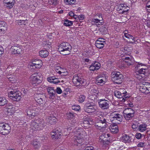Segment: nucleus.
Returning <instances> with one entry per match:
<instances>
[{"instance_id": "obj_58", "label": "nucleus", "mask_w": 150, "mask_h": 150, "mask_svg": "<svg viewBox=\"0 0 150 150\" xmlns=\"http://www.w3.org/2000/svg\"><path fill=\"white\" fill-rule=\"evenodd\" d=\"M56 92L57 93L60 94L62 92V91L60 88L58 87L56 89Z\"/></svg>"}, {"instance_id": "obj_42", "label": "nucleus", "mask_w": 150, "mask_h": 150, "mask_svg": "<svg viewBox=\"0 0 150 150\" xmlns=\"http://www.w3.org/2000/svg\"><path fill=\"white\" fill-rule=\"evenodd\" d=\"M125 4H121L118 5L117 6V11H120V10H122Z\"/></svg>"}, {"instance_id": "obj_37", "label": "nucleus", "mask_w": 150, "mask_h": 150, "mask_svg": "<svg viewBox=\"0 0 150 150\" xmlns=\"http://www.w3.org/2000/svg\"><path fill=\"white\" fill-rule=\"evenodd\" d=\"M105 80L104 78L102 77H98V78L96 81V83L98 84V83H103L105 81L104 80Z\"/></svg>"}, {"instance_id": "obj_27", "label": "nucleus", "mask_w": 150, "mask_h": 150, "mask_svg": "<svg viewBox=\"0 0 150 150\" xmlns=\"http://www.w3.org/2000/svg\"><path fill=\"white\" fill-rule=\"evenodd\" d=\"M28 21L27 20H16V22L18 25H26L27 24H28Z\"/></svg>"}, {"instance_id": "obj_53", "label": "nucleus", "mask_w": 150, "mask_h": 150, "mask_svg": "<svg viewBox=\"0 0 150 150\" xmlns=\"http://www.w3.org/2000/svg\"><path fill=\"white\" fill-rule=\"evenodd\" d=\"M126 93H127L126 91H125V92H124V93H124V96H123V97L122 98V100H121V101H122V102L125 101V100H126V98L128 97V96H127V95H125V94Z\"/></svg>"}, {"instance_id": "obj_13", "label": "nucleus", "mask_w": 150, "mask_h": 150, "mask_svg": "<svg viewBox=\"0 0 150 150\" xmlns=\"http://www.w3.org/2000/svg\"><path fill=\"white\" fill-rule=\"evenodd\" d=\"M38 109L36 108H30L27 109V115L29 117H33L38 114Z\"/></svg>"}, {"instance_id": "obj_15", "label": "nucleus", "mask_w": 150, "mask_h": 150, "mask_svg": "<svg viewBox=\"0 0 150 150\" xmlns=\"http://www.w3.org/2000/svg\"><path fill=\"white\" fill-rule=\"evenodd\" d=\"M29 65L30 67H32L33 69L40 68L42 66V62L41 60L36 59L33 61L32 62L30 63Z\"/></svg>"}, {"instance_id": "obj_11", "label": "nucleus", "mask_w": 150, "mask_h": 150, "mask_svg": "<svg viewBox=\"0 0 150 150\" xmlns=\"http://www.w3.org/2000/svg\"><path fill=\"white\" fill-rule=\"evenodd\" d=\"M10 127L7 124H0V133L5 135L9 133Z\"/></svg>"}, {"instance_id": "obj_16", "label": "nucleus", "mask_w": 150, "mask_h": 150, "mask_svg": "<svg viewBox=\"0 0 150 150\" xmlns=\"http://www.w3.org/2000/svg\"><path fill=\"white\" fill-rule=\"evenodd\" d=\"M44 123V121L42 119H39L33 121L31 122V125L36 128L42 126Z\"/></svg>"}, {"instance_id": "obj_57", "label": "nucleus", "mask_w": 150, "mask_h": 150, "mask_svg": "<svg viewBox=\"0 0 150 150\" xmlns=\"http://www.w3.org/2000/svg\"><path fill=\"white\" fill-rule=\"evenodd\" d=\"M145 143L143 142H139L137 145V146L139 147H142L144 146Z\"/></svg>"}, {"instance_id": "obj_54", "label": "nucleus", "mask_w": 150, "mask_h": 150, "mask_svg": "<svg viewBox=\"0 0 150 150\" xmlns=\"http://www.w3.org/2000/svg\"><path fill=\"white\" fill-rule=\"evenodd\" d=\"M135 137L137 139H140L142 137V134L139 133H137L136 134Z\"/></svg>"}, {"instance_id": "obj_3", "label": "nucleus", "mask_w": 150, "mask_h": 150, "mask_svg": "<svg viewBox=\"0 0 150 150\" xmlns=\"http://www.w3.org/2000/svg\"><path fill=\"white\" fill-rule=\"evenodd\" d=\"M71 48V46L69 43L64 42L59 45L58 50L61 54L66 55L70 53Z\"/></svg>"}, {"instance_id": "obj_51", "label": "nucleus", "mask_w": 150, "mask_h": 150, "mask_svg": "<svg viewBox=\"0 0 150 150\" xmlns=\"http://www.w3.org/2000/svg\"><path fill=\"white\" fill-rule=\"evenodd\" d=\"M72 109L76 111H79L80 109L79 105L73 106L72 107Z\"/></svg>"}, {"instance_id": "obj_35", "label": "nucleus", "mask_w": 150, "mask_h": 150, "mask_svg": "<svg viewBox=\"0 0 150 150\" xmlns=\"http://www.w3.org/2000/svg\"><path fill=\"white\" fill-rule=\"evenodd\" d=\"M7 101L5 98L4 97H0V106H4L6 104Z\"/></svg>"}, {"instance_id": "obj_26", "label": "nucleus", "mask_w": 150, "mask_h": 150, "mask_svg": "<svg viewBox=\"0 0 150 150\" xmlns=\"http://www.w3.org/2000/svg\"><path fill=\"white\" fill-rule=\"evenodd\" d=\"M39 55L41 57L45 58L47 57L49 54L48 52L46 50H42L39 52Z\"/></svg>"}, {"instance_id": "obj_63", "label": "nucleus", "mask_w": 150, "mask_h": 150, "mask_svg": "<svg viewBox=\"0 0 150 150\" xmlns=\"http://www.w3.org/2000/svg\"><path fill=\"white\" fill-rule=\"evenodd\" d=\"M39 143L36 140H34L33 142V144L34 146H35L38 145Z\"/></svg>"}, {"instance_id": "obj_46", "label": "nucleus", "mask_w": 150, "mask_h": 150, "mask_svg": "<svg viewBox=\"0 0 150 150\" xmlns=\"http://www.w3.org/2000/svg\"><path fill=\"white\" fill-rule=\"evenodd\" d=\"M125 37L126 38L129 39L130 40H135V38L130 34L129 33L125 35Z\"/></svg>"}, {"instance_id": "obj_55", "label": "nucleus", "mask_w": 150, "mask_h": 150, "mask_svg": "<svg viewBox=\"0 0 150 150\" xmlns=\"http://www.w3.org/2000/svg\"><path fill=\"white\" fill-rule=\"evenodd\" d=\"M84 150H93V147L92 146H87Z\"/></svg>"}, {"instance_id": "obj_18", "label": "nucleus", "mask_w": 150, "mask_h": 150, "mask_svg": "<svg viewBox=\"0 0 150 150\" xmlns=\"http://www.w3.org/2000/svg\"><path fill=\"white\" fill-rule=\"evenodd\" d=\"M50 135L52 138L58 139L61 135L60 131L57 129H54L50 133Z\"/></svg>"}, {"instance_id": "obj_20", "label": "nucleus", "mask_w": 150, "mask_h": 150, "mask_svg": "<svg viewBox=\"0 0 150 150\" xmlns=\"http://www.w3.org/2000/svg\"><path fill=\"white\" fill-rule=\"evenodd\" d=\"M7 112L9 115L13 114L15 111V107L12 105H7L6 106Z\"/></svg>"}, {"instance_id": "obj_47", "label": "nucleus", "mask_w": 150, "mask_h": 150, "mask_svg": "<svg viewBox=\"0 0 150 150\" xmlns=\"http://www.w3.org/2000/svg\"><path fill=\"white\" fill-rule=\"evenodd\" d=\"M94 67H96V69L97 70L100 68V64L97 62H96L93 64H92Z\"/></svg>"}, {"instance_id": "obj_44", "label": "nucleus", "mask_w": 150, "mask_h": 150, "mask_svg": "<svg viewBox=\"0 0 150 150\" xmlns=\"http://www.w3.org/2000/svg\"><path fill=\"white\" fill-rule=\"evenodd\" d=\"M45 99H37V100L36 101H37V103H38L40 105L42 104V105L45 104Z\"/></svg>"}, {"instance_id": "obj_22", "label": "nucleus", "mask_w": 150, "mask_h": 150, "mask_svg": "<svg viewBox=\"0 0 150 150\" xmlns=\"http://www.w3.org/2000/svg\"><path fill=\"white\" fill-rule=\"evenodd\" d=\"M27 3V5L28 6L29 8L32 11L35 10L37 7V4L36 3L32 2L30 1H28Z\"/></svg>"}, {"instance_id": "obj_52", "label": "nucleus", "mask_w": 150, "mask_h": 150, "mask_svg": "<svg viewBox=\"0 0 150 150\" xmlns=\"http://www.w3.org/2000/svg\"><path fill=\"white\" fill-rule=\"evenodd\" d=\"M53 83L55 84H57L60 82V81L59 80L58 78H56L54 77H53Z\"/></svg>"}, {"instance_id": "obj_61", "label": "nucleus", "mask_w": 150, "mask_h": 150, "mask_svg": "<svg viewBox=\"0 0 150 150\" xmlns=\"http://www.w3.org/2000/svg\"><path fill=\"white\" fill-rule=\"evenodd\" d=\"M55 69L56 71L58 73V71H60V70L61 69V68L59 66H57L55 67Z\"/></svg>"}, {"instance_id": "obj_32", "label": "nucleus", "mask_w": 150, "mask_h": 150, "mask_svg": "<svg viewBox=\"0 0 150 150\" xmlns=\"http://www.w3.org/2000/svg\"><path fill=\"white\" fill-rule=\"evenodd\" d=\"M114 95L115 96L119 98H122L124 96V93H121L120 92L117 91H116L114 93Z\"/></svg>"}, {"instance_id": "obj_43", "label": "nucleus", "mask_w": 150, "mask_h": 150, "mask_svg": "<svg viewBox=\"0 0 150 150\" xmlns=\"http://www.w3.org/2000/svg\"><path fill=\"white\" fill-rule=\"evenodd\" d=\"M79 123V121L78 120H74L71 121V125L72 126H74L77 125Z\"/></svg>"}, {"instance_id": "obj_6", "label": "nucleus", "mask_w": 150, "mask_h": 150, "mask_svg": "<svg viewBox=\"0 0 150 150\" xmlns=\"http://www.w3.org/2000/svg\"><path fill=\"white\" fill-rule=\"evenodd\" d=\"M21 93L18 91L13 90L10 92L9 97L13 100L18 101L21 98Z\"/></svg>"}, {"instance_id": "obj_40", "label": "nucleus", "mask_w": 150, "mask_h": 150, "mask_svg": "<svg viewBox=\"0 0 150 150\" xmlns=\"http://www.w3.org/2000/svg\"><path fill=\"white\" fill-rule=\"evenodd\" d=\"M72 24L71 21L67 20L64 21V24L66 26H69L71 25Z\"/></svg>"}, {"instance_id": "obj_25", "label": "nucleus", "mask_w": 150, "mask_h": 150, "mask_svg": "<svg viewBox=\"0 0 150 150\" xmlns=\"http://www.w3.org/2000/svg\"><path fill=\"white\" fill-rule=\"evenodd\" d=\"M7 30V26L6 23L4 21H0V30L4 32Z\"/></svg>"}, {"instance_id": "obj_45", "label": "nucleus", "mask_w": 150, "mask_h": 150, "mask_svg": "<svg viewBox=\"0 0 150 150\" xmlns=\"http://www.w3.org/2000/svg\"><path fill=\"white\" fill-rule=\"evenodd\" d=\"M85 99V96L83 95L79 96L78 98V101L80 102H83Z\"/></svg>"}, {"instance_id": "obj_8", "label": "nucleus", "mask_w": 150, "mask_h": 150, "mask_svg": "<svg viewBox=\"0 0 150 150\" xmlns=\"http://www.w3.org/2000/svg\"><path fill=\"white\" fill-rule=\"evenodd\" d=\"M139 90L142 93L147 94L150 92V83L144 82L140 84Z\"/></svg>"}, {"instance_id": "obj_19", "label": "nucleus", "mask_w": 150, "mask_h": 150, "mask_svg": "<svg viewBox=\"0 0 150 150\" xmlns=\"http://www.w3.org/2000/svg\"><path fill=\"white\" fill-rule=\"evenodd\" d=\"M46 120L47 123L52 125L56 123L57 119L55 117L52 115L47 118Z\"/></svg>"}, {"instance_id": "obj_4", "label": "nucleus", "mask_w": 150, "mask_h": 150, "mask_svg": "<svg viewBox=\"0 0 150 150\" xmlns=\"http://www.w3.org/2000/svg\"><path fill=\"white\" fill-rule=\"evenodd\" d=\"M111 80L115 83L121 84L123 80V76L120 72H113L111 74Z\"/></svg>"}, {"instance_id": "obj_38", "label": "nucleus", "mask_w": 150, "mask_h": 150, "mask_svg": "<svg viewBox=\"0 0 150 150\" xmlns=\"http://www.w3.org/2000/svg\"><path fill=\"white\" fill-rule=\"evenodd\" d=\"M88 98L92 100H94L97 98V95L96 94H91L88 96Z\"/></svg>"}, {"instance_id": "obj_9", "label": "nucleus", "mask_w": 150, "mask_h": 150, "mask_svg": "<svg viewBox=\"0 0 150 150\" xmlns=\"http://www.w3.org/2000/svg\"><path fill=\"white\" fill-rule=\"evenodd\" d=\"M110 116L113 119V121L115 122L116 124H120L122 120V115L116 112L111 113Z\"/></svg>"}, {"instance_id": "obj_50", "label": "nucleus", "mask_w": 150, "mask_h": 150, "mask_svg": "<svg viewBox=\"0 0 150 150\" xmlns=\"http://www.w3.org/2000/svg\"><path fill=\"white\" fill-rule=\"evenodd\" d=\"M101 17V18L100 19H94L93 20V21L94 22H96V23H98V22H100V21H102L103 18L102 17V15L100 14L99 15Z\"/></svg>"}, {"instance_id": "obj_29", "label": "nucleus", "mask_w": 150, "mask_h": 150, "mask_svg": "<svg viewBox=\"0 0 150 150\" xmlns=\"http://www.w3.org/2000/svg\"><path fill=\"white\" fill-rule=\"evenodd\" d=\"M148 71V69L146 66H144V67L141 68L137 72L139 74L144 75Z\"/></svg>"}, {"instance_id": "obj_14", "label": "nucleus", "mask_w": 150, "mask_h": 150, "mask_svg": "<svg viewBox=\"0 0 150 150\" xmlns=\"http://www.w3.org/2000/svg\"><path fill=\"white\" fill-rule=\"evenodd\" d=\"M22 47V46L18 45L12 46L11 48L12 53L14 54L21 53L23 51Z\"/></svg>"}, {"instance_id": "obj_49", "label": "nucleus", "mask_w": 150, "mask_h": 150, "mask_svg": "<svg viewBox=\"0 0 150 150\" xmlns=\"http://www.w3.org/2000/svg\"><path fill=\"white\" fill-rule=\"evenodd\" d=\"M57 0H50L48 1V3L49 4L52 5H56L57 4Z\"/></svg>"}, {"instance_id": "obj_24", "label": "nucleus", "mask_w": 150, "mask_h": 150, "mask_svg": "<svg viewBox=\"0 0 150 150\" xmlns=\"http://www.w3.org/2000/svg\"><path fill=\"white\" fill-rule=\"evenodd\" d=\"M4 2L8 5L9 8H11L14 6L15 1L14 0H4Z\"/></svg>"}, {"instance_id": "obj_1", "label": "nucleus", "mask_w": 150, "mask_h": 150, "mask_svg": "<svg viewBox=\"0 0 150 150\" xmlns=\"http://www.w3.org/2000/svg\"><path fill=\"white\" fill-rule=\"evenodd\" d=\"M74 132L75 136L72 139L73 144L76 146L82 144L83 138L86 136V132L83 129H76Z\"/></svg>"}, {"instance_id": "obj_21", "label": "nucleus", "mask_w": 150, "mask_h": 150, "mask_svg": "<svg viewBox=\"0 0 150 150\" xmlns=\"http://www.w3.org/2000/svg\"><path fill=\"white\" fill-rule=\"evenodd\" d=\"M84 110L87 113H92L94 112L95 109L93 106L91 105L85 106L84 107Z\"/></svg>"}, {"instance_id": "obj_39", "label": "nucleus", "mask_w": 150, "mask_h": 150, "mask_svg": "<svg viewBox=\"0 0 150 150\" xmlns=\"http://www.w3.org/2000/svg\"><path fill=\"white\" fill-rule=\"evenodd\" d=\"M93 123V120L91 118H89L87 120L84 121L83 122V124L87 123L88 124L91 125Z\"/></svg>"}, {"instance_id": "obj_10", "label": "nucleus", "mask_w": 150, "mask_h": 150, "mask_svg": "<svg viewBox=\"0 0 150 150\" xmlns=\"http://www.w3.org/2000/svg\"><path fill=\"white\" fill-rule=\"evenodd\" d=\"M78 75L75 74L73 76L72 82L76 86L84 85V81Z\"/></svg>"}, {"instance_id": "obj_56", "label": "nucleus", "mask_w": 150, "mask_h": 150, "mask_svg": "<svg viewBox=\"0 0 150 150\" xmlns=\"http://www.w3.org/2000/svg\"><path fill=\"white\" fill-rule=\"evenodd\" d=\"M98 91H97L96 89H92L91 91V94H96V95L98 93Z\"/></svg>"}, {"instance_id": "obj_31", "label": "nucleus", "mask_w": 150, "mask_h": 150, "mask_svg": "<svg viewBox=\"0 0 150 150\" xmlns=\"http://www.w3.org/2000/svg\"><path fill=\"white\" fill-rule=\"evenodd\" d=\"M35 100L37 99H45L46 96L45 95L39 93L38 94H36L35 95Z\"/></svg>"}, {"instance_id": "obj_41", "label": "nucleus", "mask_w": 150, "mask_h": 150, "mask_svg": "<svg viewBox=\"0 0 150 150\" xmlns=\"http://www.w3.org/2000/svg\"><path fill=\"white\" fill-rule=\"evenodd\" d=\"M67 118L70 120H71L74 118V115L72 113L69 112L67 114Z\"/></svg>"}, {"instance_id": "obj_5", "label": "nucleus", "mask_w": 150, "mask_h": 150, "mask_svg": "<svg viewBox=\"0 0 150 150\" xmlns=\"http://www.w3.org/2000/svg\"><path fill=\"white\" fill-rule=\"evenodd\" d=\"M41 74L38 73H35L32 74L30 77V81L33 85H36L42 82V78L41 77Z\"/></svg>"}, {"instance_id": "obj_64", "label": "nucleus", "mask_w": 150, "mask_h": 150, "mask_svg": "<svg viewBox=\"0 0 150 150\" xmlns=\"http://www.w3.org/2000/svg\"><path fill=\"white\" fill-rule=\"evenodd\" d=\"M7 78L8 79V80L10 81H14V78L12 77L11 75L8 76Z\"/></svg>"}, {"instance_id": "obj_59", "label": "nucleus", "mask_w": 150, "mask_h": 150, "mask_svg": "<svg viewBox=\"0 0 150 150\" xmlns=\"http://www.w3.org/2000/svg\"><path fill=\"white\" fill-rule=\"evenodd\" d=\"M106 29L105 27L103 26L100 28L99 30L101 32H103V31H106Z\"/></svg>"}, {"instance_id": "obj_34", "label": "nucleus", "mask_w": 150, "mask_h": 150, "mask_svg": "<svg viewBox=\"0 0 150 150\" xmlns=\"http://www.w3.org/2000/svg\"><path fill=\"white\" fill-rule=\"evenodd\" d=\"M47 90L50 96H54L55 93V91L54 90L53 88L49 87L47 88Z\"/></svg>"}, {"instance_id": "obj_17", "label": "nucleus", "mask_w": 150, "mask_h": 150, "mask_svg": "<svg viewBox=\"0 0 150 150\" xmlns=\"http://www.w3.org/2000/svg\"><path fill=\"white\" fill-rule=\"evenodd\" d=\"M105 44V42L104 39L99 38L96 41L95 45L97 48L101 49L103 47Z\"/></svg>"}, {"instance_id": "obj_62", "label": "nucleus", "mask_w": 150, "mask_h": 150, "mask_svg": "<svg viewBox=\"0 0 150 150\" xmlns=\"http://www.w3.org/2000/svg\"><path fill=\"white\" fill-rule=\"evenodd\" d=\"M53 77H49L47 79V80L50 83H53Z\"/></svg>"}, {"instance_id": "obj_7", "label": "nucleus", "mask_w": 150, "mask_h": 150, "mask_svg": "<svg viewBox=\"0 0 150 150\" xmlns=\"http://www.w3.org/2000/svg\"><path fill=\"white\" fill-rule=\"evenodd\" d=\"M134 112L131 108L125 109L123 112L124 117L126 120H129L134 116Z\"/></svg>"}, {"instance_id": "obj_60", "label": "nucleus", "mask_w": 150, "mask_h": 150, "mask_svg": "<svg viewBox=\"0 0 150 150\" xmlns=\"http://www.w3.org/2000/svg\"><path fill=\"white\" fill-rule=\"evenodd\" d=\"M90 69L91 70V71H94L95 70H97L96 69V67L95 68L93 65L92 64L91 65L90 67Z\"/></svg>"}, {"instance_id": "obj_23", "label": "nucleus", "mask_w": 150, "mask_h": 150, "mask_svg": "<svg viewBox=\"0 0 150 150\" xmlns=\"http://www.w3.org/2000/svg\"><path fill=\"white\" fill-rule=\"evenodd\" d=\"M109 129L111 132L112 133H116L118 131V126L114 124L110 125Z\"/></svg>"}, {"instance_id": "obj_33", "label": "nucleus", "mask_w": 150, "mask_h": 150, "mask_svg": "<svg viewBox=\"0 0 150 150\" xmlns=\"http://www.w3.org/2000/svg\"><path fill=\"white\" fill-rule=\"evenodd\" d=\"M146 127L147 125L146 124H143L139 126L138 129L140 132H143L146 130Z\"/></svg>"}, {"instance_id": "obj_28", "label": "nucleus", "mask_w": 150, "mask_h": 150, "mask_svg": "<svg viewBox=\"0 0 150 150\" xmlns=\"http://www.w3.org/2000/svg\"><path fill=\"white\" fill-rule=\"evenodd\" d=\"M125 60V62L128 65H132L133 64V59L130 58L129 57H127L124 59Z\"/></svg>"}, {"instance_id": "obj_30", "label": "nucleus", "mask_w": 150, "mask_h": 150, "mask_svg": "<svg viewBox=\"0 0 150 150\" xmlns=\"http://www.w3.org/2000/svg\"><path fill=\"white\" fill-rule=\"evenodd\" d=\"M121 139L125 143L129 142L130 141L129 137L126 134L124 135L121 137Z\"/></svg>"}, {"instance_id": "obj_36", "label": "nucleus", "mask_w": 150, "mask_h": 150, "mask_svg": "<svg viewBox=\"0 0 150 150\" xmlns=\"http://www.w3.org/2000/svg\"><path fill=\"white\" fill-rule=\"evenodd\" d=\"M109 135V134H103L100 136V138L101 139V140H103L104 142H106L108 140V139L107 138V136Z\"/></svg>"}, {"instance_id": "obj_2", "label": "nucleus", "mask_w": 150, "mask_h": 150, "mask_svg": "<svg viewBox=\"0 0 150 150\" xmlns=\"http://www.w3.org/2000/svg\"><path fill=\"white\" fill-rule=\"evenodd\" d=\"M97 114L96 118L98 119V121L96 124V125L98 127H101L102 128H105L107 125V123H108V120L107 117L104 115V114L102 113L101 114Z\"/></svg>"}, {"instance_id": "obj_48", "label": "nucleus", "mask_w": 150, "mask_h": 150, "mask_svg": "<svg viewBox=\"0 0 150 150\" xmlns=\"http://www.w3.org/2000/svg\"><path fill=\"white\" fill-rule=\"evenodd\" d=\"M129 10L128 7L125 4L122 9V13H123L125 12H127Z\"/></svg>"}, {"instance_id": "obj_12", "label": "nucleus", "mask_w": 150, "mask_h": 150, "mask_svg": "<svg viewBox=\"0 0 150 150\" xmlns=\"http://www.w3.org/2000/svg\"><path fill=\"white\" fill-rule=\"evenodd\" d=\"M109 102L104 99H102L98 100V103L100 107L103 110L108 109L109 108Z\"/></svg>"}]
</instances>
